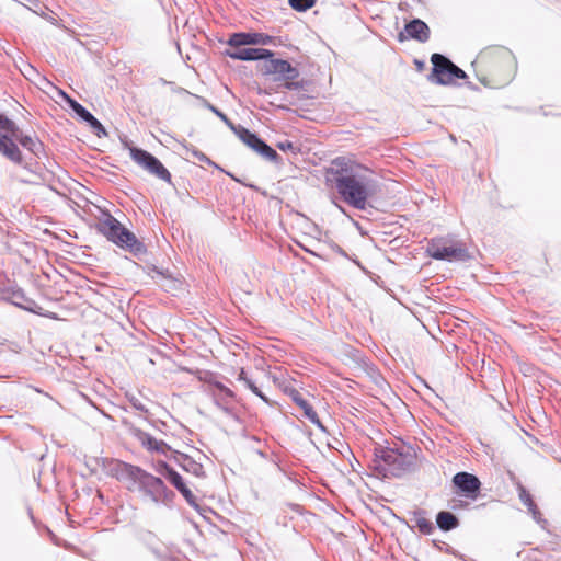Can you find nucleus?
Listing matches in <instances>:
<instances>
[{
	"instance_id": "obj_21",
	"label": "nucleus",
	"mask_w": 561,
	"mask_h": 561,
	"mask_svg": "<svg viewBox=\"0 0 561 561\" xmlns=\"http://www.w3.org/2000/svg\"><path fill=\"white\" fill-rule=\"evenodd\" d=\"M436 523L442 530L446 531L451 530L458 526L457 517L454 514L445 511L437 514Z\"/></svg>"
},
{
	"instance_id": "obj_29",
	"label": "nucleus",
	"mask_w": 561,
	"mask_h": 561,
	"mask_svg": "<svg viewBox=\"0 0 561 561\" xmlns=\"http://www.w3.org/2000/svg\"><path fill=\"white\" fill-rule=\"evenodd\" d=\"M290 7L298 11V12H305L313 7L316 2H288Z\"/></svg>"
},
{
	"instance_id": "obj_37",
	"label": "nucleus",
	"mask_w": 561,
	"mask_h": 561,
	"mask_svg": "<svg viewBox=\"0 0 561 561\" xmlns=\"http://www.w3.org/2000/svg\"><path fill=\"white\" fill-rule=\"evenodd\" d=\"M414 64L419 70H422L424 68V62L421 60L415 59Z\"/></svg>"
},
{
	"instance_id": "obj_36",
	"label": "nucleus",
	"mask_w": 561,
	"mask_h": 561,
	"mask_svg": "<svg viewBox=\"0 0 561 561\" xmlns=\"http://www.w3.org/2000/svg\"><path fill=\"white\" fill-rule=\"evenodd\" d=\"M249 377L244 369H241L238 376V380L244 382Z\"/></svg>"
},
{
	"instance_id": "obj_34",
	"label": "nucleus",
	"mask_w": 561,
	"mask_h": 561,
	"mask_svg": "<svg viewBox=\"0 0 561 561\" xmlns=\"http://www.w3.org/2000/svg\"><path fill=\"white\" fill-rule=\"evenodd\" d=\"M192 153H193L194 157H196L202 162L209 161V159L203 152H201V151L193 150Z\"/></svg>"
},
{
	"instance_id": "obj_14",
	"label": "nucleus",
	"mask_w": 561,
	"mask_h": 561,
	"mask_svg": "<svg viewBox=\"0 0 561 561\" xmlns=\"http://www.w3.org/2000/svg\"><path fill=\"white\" fill-rule=\"evenodd\" d=\"M226 55L234 60H261L274 56V53L264 48L234 47L226 50Z\"/></svg>"
},
{
	"instance_id": "obj_12",
	"label": "nucleus",
	"mask_w": 561,
	"mask_h": 561,
	"mask_svg": "<svg viewBox=\"0 0 561 561\" xmlns=\"http://www.w3.org/2000/svg\"><path fill=\"white\" fill-rule=\"evenodd\" d=\"M59 95L68 103V105L80 118L90 125L98 137L106 136V130L103 125L85 107H83L76 100L71 99L61 90L59 91Z\"/></svg>"
},
{
	"instance_id": "obj_1",
	"label": "nucleus",
	"mask_w": 561,
	"mask_h": 561,
	"mask_svg": "<svg viewBox=\"0 0 561 561\" xmlns=\"http://www.w3.org/2000/svg\"><path fill=\"white\" fill-rule=\"evenodd\" d=\"M340 167L335 171V187L344 202L356 209H365L369 196L370 180L365 174V169L344 159H336Z\"/></svg>"
},
{
	"instance_id": "obj_5",
	"label": "nucleus",
	"mask_w": 561,
	"mask_h": 561,
	"mask_svg": "<svg viewBox=\"0 0 561 561\" xmlns=\"http://www.w3.org/2000/svg\"><path fill=\"white\" fill-rule=\"evenodd\" d=\"M480 64L490 66L494 75L504 76V81H510L515 68V57L512 51L503 46L488 47L483 49L477 57L473 65Z\"/></svg>"
},
{
	"instance_id": "obj_30",
	"label": "nucleus",
	"mask_w": 561,
	"mask_h": 561,
	"mask_svg": "<svg viewBox=\"0 0 561 561\" xmlns=\"http://www.w3.org/2000/svg\"><path fill=\"white\" fill-rule=\"evenodd\" d=\"M183 497L186 500V502L190 504V505H195V495L192 493V491L186 486L184 485L180 491H179Z\"/></svg>"
},
{
	"instance_id": "obj_13",
	"label": "nucleus",
	"mask_w": 561,
	"mask_h": 561,
	"mask_svg": "<svg viewBox=\"0 0 561 561\" xmlns=\"http://www.w3.org/2000/svg\"><path fill=\"white\" fill-rule=\"evenodd\" d=\"M453 482L458 489L459 493H462L471 499L477 497V493L479 492L481 485L479 479L468 472L456 473L453 478Z\"/></svg>"
},
{
	"instance_id": "obj_24",
	"label": "nucleus",
	"mask_w": 561,
	"mask_h": 561,
	"mask_svg": "<svg viewBox=\"0 0 561 561\" xmlns=\"http://www.w3.org/2000/svg\"><path fill=\"white\" fill-rule=\"evenodd\" d=\"M519 499L528 507L529 512L533 514V517L537 520L540 513L538 512L531 495L524 488H520Z\"/></svg>"
},
{
	"instance_id": "obj_31",
	"label": "nucleus",
	"mask_w": 561,
	"mask_h": 561,
	"mask_svg": "<svg viewBox=\"0 0 561 561\" xmlns=\"http://www.w3.org/2000/svg\"><path fill=\"white\" fill-rule=\"evenodd\" d=\"M277 147L282 150V151H294L296 149V147L294 146V144L289 140H285V141H280L277 144Z\"/></svg>"
},
{
	"instance_id": "obj_32",
	"label": "nucleus",
	"mask_w": 561,
	"mask_h": 561,
	"mask_svg": "<svg viewBox=\"0 0 561 561\" xmlns=\"http://www.w3.org/2000/svg\"><path fill=\"white\" fill-rule=\"evenodd\" d=\"M24 77L32 79L33 76L37 75V70L32 65H25L24 70H21Z\"/></svg>"
},
{
	"instance_id": "obj_27",
	"label": "nucleus",
	"mask_w": 561,
	"mask_h": 561,
	"mask_svg": "<svg viewBox=\"0 0 561 561\" xmlns=\"http://www.w3.org/2000/svg\"><path fill=\"white\" fill-rule=\"evenodd\" d=\"M244 386L249 388L255 396L261 398L265 403H270V400L261 392V390L256 387L254 381L251 378H248L244 382Z\"/></svg>"
},
{
	"instance_id": "obj_33",
	"label": "nucleus",
	"mask_w": 561,
	"mask_h": 561,
	"mask_svg": "<svg viewBox=\"0 0 561 561\" xmlns=\"http://www.w3.org/2000/svg\"><path fill=\"white\" fill-rule=\"evenodd\" d=\"M229 401L230 400H225V401L218 400L215 402L225 413L229 414L231 412L230 408L228 407Z\"/></svg>"
},
{
	"instance_id": "obj_25",
	"label": "nucleus",
	"mask_w": 561,
	"mask_h": 561,
	"mask_svg": "<svg viewBox=\"0 0 561 561\" xmlns=\"http://www.w3.org/2000/svg\"><path fill=\"white\" fill-rule=\"evenodd\" d=\"M181 466L184 470L191 472L192 474H194L196 477H202L204 474L203 466L201 463H197L196 461H194L193 459H191L188 457H185L183 459V462L181 463Z\"/></svg>"
},
{
	"instance_id": "obj_17",
	"label": "nucleus",
	"mask_w": 561,
	"mask_h": 561,
	"mask_svg": "<svg viewBox=\"0 0 561 561\" xmlns=\"http://www.w3.org/2000/svg\"><path fill=\"white\" fill-rule=\"evenodd\" d=\"M157 471L167 478L170 483L180 491L184 485H186L179 472H176L173 468H171L165 462H160L157 467Z\"/></svg>"
},
{
	"instance_id": "obj_4",
	"label": "nucleus",
	"mask_w": 561,
	"mask_h": 561,
	"mask_svg": "<svg viewBox=\"0 0 561 561\" xmlns=\"http://www.w3.org/2000/svg\"><path fill=\"white\" fill-rule=\"evenodd\" d=\"M15 140L35 156L42 151V142L36 137L24 135L15 124L14 131H9V134L0 131V153L14 163L21 164L23 161L22 152L14 142Z\"/></svg>"
},
{
	"instance_id": "obj_20",
	"label": "nucleus",
	"mask_w": 561,
	"mask_h": 561,
	"mask_svg": "<svg viewBox=\"0 0 561 561\" xmlns=\"http://www.w3.org/2000/svg\"><path fill=\"white\" fill-rule=\"evenodd\" d=\"M141 444L144 447H146L148 450L151 451H158V453H165L167 444L162 440H157L154 437H152L148 433H139L138 435Z\"/></svg>"
},
{
	"instance_id": "obj_6",
	"label": "nucleus",
	"mask_w": 561,
	"mask_h": 561,
	"mask_svg": "<svg viewBox=\"0 0 561 561\" xmlns=\"http://www.w3.org/2000/svg\"><path fill=\"white\" fill-rule=\"evenodd\" d=\"M427 254L439 261H467L470 259L468 249L461 242H454L447 238H433L426 248Z\"/></svg>"
},
{
	"instance_id": "obj_8",
	"label": "nucleus",
	"mask_w": 561,
	"mask_h": 561,
	"mask_svg": "<svg viewBox=\"0 0 561 561\" xmlns=\"http://www.w3.org/2000/svg\"><path fill=\"white\" fill-rule=\"evenodd\" d=\"M262 71L266 76H273L275 81H284L289 90L298 88L294 81L299 77V70L290 62L283 59L270 57L264 59Z\"/></svg>"
},
{
	"instance_id": "obj_28",
	"label": "nucleus",
	"mask_w": 561,
	"mask_h": 561,
	"mask_svg": "<svg viewBox=\"0 0 561 561\" xmlns=\"http://www.w3.org/2000/svg\"><path fill=\"white\" fill-rule=\"evenodd\" d=\"M0 128L3 129L5 134H9V131L15 130V123L0 114Z\"/></svg>"
},
{
	"instance_id": "obj_22",
	"label": "nucleus",
	"mask_w": 561,
	"mask_h": 561,
	"mask_svg": "<svg viewBox=\"0 0 561 561\" xmlns=\"http://www.w3.org/2000/svg\"><path fill=\"white\" fill-rule=\"evenodd\" d=\"M413 520L422 534L430 535L434 530L433 523L425 517L424 512H415Z\"/></svg>"
},
{
	"instance_id": "obj_35",
	"label": "nucleus",
	"mask_w": 561,
	"mask_h": 561,
	"mask_svg": "<svg viewBox=\"0 0 561 561\" xmlns=\"http://www.w3.org/2000/svg\"><path fill=\"white\" fill-rule=\"evenodd\" d=\"M257 37L261 39L259 44L266 45L271 42V37L268 35L257 33Z\"/></svg>"
},
{
	"instance_id": "obj_7",
	"label": "nucleus",
	"mask_w": 561,
	"mask_h": 561,
	"mask_svg": "<svg viewBox=\"0 0 561 561\" xmlns=\"http://www.w3.org/2000/svg\"><path fill=\"white\" fill-rule=\"evenodd\" d=\"M431 62L433 68L427 79L432 83L448 85L454 83L455 79H465L467 77L462 69L451 62L444 55L433 54Z\"/></svg>"
},
{
	"instance_id": "obj_26",
	"label": "nucleus",
	"mask_w": 561,
	"mask_h": 561,
	"mask_svg": "<svg viewBox=\"0 0 561 561\" xmlns=\"http://www.w3.org/2000/svg\"><path fill=\"white\" fill-rule=\"evenodd\" d=\"M204 105L211 111L215 115H217L231 130L234 129L237 125H234L226 114H224L221 111H219L217 107H215L213 104L207 102L206 100H203Z\"/></svg>"
},
{
	"instance_id": "obj_3",
	"label": "nucleus",
	"mask_w": 561,
	"mask_h": 561,
	"mask_svg": "<svg viewBox=\"0 0 561 561\" xmlns=\"http://www.w3.org/2000/svg\"><path fill=\"white\" fill-rule=\"evenodd\" d=\"M99 232H101L108 241H112L116 245L130 251L138 255L145 252L144 244L138 241L136 236L121 225V222L112 215L106 214L101 218L96 226Z\"/></svg>"
},
{
	"instance_id": "obj_23",
	"label": "nucleus",
	"mask_w": 561,
	"mask_h": 561,
	"mask_svg": "<svg viewBox=\"0 0 561 561\" xmlns=\"http://www.w3.org/2000/svg\"><path fill=\"white\" fill-rule=\"evenodd\" d=\"M213 396L215 401L232 400L234 398V393L220 382L214 385Z\"/></svg>"
},
{
	"instance_id": "obj_15",
	"label": "nucleus",
	"mask_w": 561,
	"mask_h": 561,
	"mask_svg": "<svg viewBox=\"0 0 561 561\" xmlns=\"http://www.w3.org/2000/svg\"><path fill=\"white\" fill-rule=\"evenodd\" d=\"M404 30L410 38L416 39L420 43H425L430 38V28L427 24L420 19L410 21Z\"/></svg>"
},
{
	"instance_id": "obj_11",
	"label": "nucleus",
	"mask_w": 561,
	"mask_h": 561,
	"mask_svg": "<svg viewBox=\"0 0 561 561\" xmlns=\"http://www.w3.org/2000/svg\"><path fill=\"white\" fill-rule=\"evenodd\" d=\"M232 131L238 136V138L251 148L253 151L259 153L262 158L268 161H276L278 158L277 152L265 144L262 139H260L255 134L251 133L249 129L243 126L237 125Z\"/></svg>"
},
{
	"instance_id": "obj_10",
	"label": "nucleus",
	"mask_w": 561,
	"mask_h": 561,
	"mask_svg": "<svg viewBox=\"0 0 561 561\" xmlns=\"http://www.w3.org/2000/svg\"><path fill=\"white\" fill-rule=\"evenodd\" d=\"M130 158L149 173L156 175L160 180L171 183V174L165 167L151 153L146 150L129 147Z\"/></svg>"
},
{
	"instance_id": "obj_9",
	"label": "nucleus",
	"mask_w": 561,
	"mask_h": 561,
	"mask_svg": "<svg viewBox=\"0 0 561 561\" xmlns=\"http://www.w3.org/2000/svg\"><path fill=\"white\" fill-rule=\"evenodd\" d=\"M377 456L385 463V470L393 476H400L413 465V455L404 449L381 448Z\"/></svg>"
},
{
	"instance_id": "obj_38",
	"label": "nucleus",
	"mask_w": 561,
	"mask_h": 561,
	"mask_svg": "<svg viewBox=\"0 0 561 561\" xmlns=\"http://www.w3.org/2000/svg\"><path fill=\"white\" fill-rule=\"evenodd\" d=\"M133 404L137 410L146 411L145 407L141 403L134 402Z\"/></svg>"
},
{
	"instance_id": "obj_2",
	"label": "nucleus",
	"mask_w": 561,
	"mask_h": 561,
	"mask_svg": "<svg viewBox=\"0 0 561 561\" xmlns=\"http://www.w3.org/2000/svg\"><path fill=\"white\" fill-rule=\"evenodd\" d=\"M115 473L118 480L128 483L129 490L137 488L156 504H165L173 496L172 491L168 490L160 478L148 473L137 466L117 462L115 465Z\"/></svg>"
},
{
	"instance_id": "obj_19",
	"label": "nucleus",
	"mask_w": 561,
	"mask_h": 561,
	"mask_svg": "<svg viewBox=\"0 0 561 561\" xmlns=\"http://www.w3.org/2000/svg\"><path fill=\"white\" fill-rule=\"evenodd\" d=\"M32 7H26L28 10L34 12L37 15L43 16L48 20L50 23L56 24L59 20V14L54 10L48 8L45 2H31Z\"/></svg>"
},
{
	"instance_id": "obj_18",
	"label": "nucleus",
	"mask_w": 561,
	"mask_h": 561,
	"mask_svg": "<svg viewBox=\"0 0 561 561\" xmlns=\"http://www.w3.org/2000/svg\"><path fill=\"white\" fill-rule=\"evenodd\" d=\"M260 41L257 33H234L230 36L228 45L231 47L256 45Z\"/></svg>"
},
{
	"instance_id": "obj_16",
	"label": "nucleus",
	"mask_w": 561,
	"mask_h": 561,
	"mask_svg": "<svg viewBox=\"0 0 561 561\" xmlns=\"http://www.w3.org/2000/svg\"><path fill=\"white\" fill-rule=\"evenodd\" d=\"M289 396L291 398V400L298 405L300 407L302 410H304V414L305 416L310 421L312 422L313 424H316L321 431H325V427L322 425V423L320 422L319 417H318V414L316 413V411L312 409V407L302 398V396L300 394V392L296 389H293L290 390L289 392Z\"/></svg>"
}]
</instances>
